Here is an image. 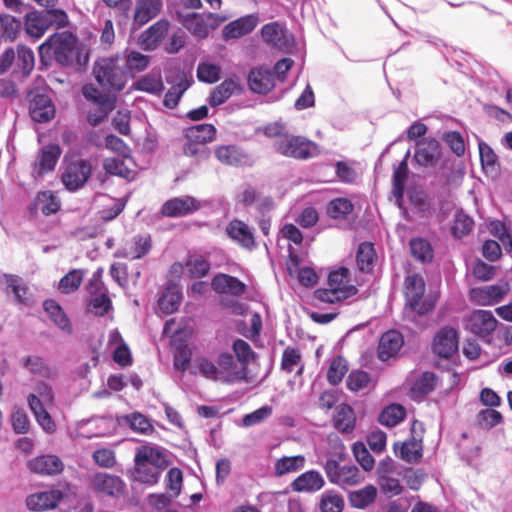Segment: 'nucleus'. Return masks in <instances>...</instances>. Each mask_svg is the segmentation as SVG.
Returning <instances> with one entry per match:
<instances>
[{"label":"nucleus","mask_w":512,"mask_h":512,"mask_svg":"<svg viewBox=\"0 0 512 512\" xmlns=\"http://www.w3.org/2000/svg\"><path fill=\"white\" fill-rule=\"evenodd\" d=\"M261 36L265 43L279 50H288L292 46V35L278 22L265 24Z\"/></svg>","instance_id":"obj_14"},{"label":"nucleus","mask_w":512,"mask_h":512,"mask_svg":"<svg viewBox=\"0 0 512 512\" xmlns=\"http://www.w3.org/2000/svg\"><path fill=\"white\" fill-rule=\"evenodd\" d=\"M497 320L491 311L475 310L465 321V328L484 341L489 342L491 333L497 327Z\"/></svg>","instance_id":"obj_9"},{"label":"nucleus","mask_w":512,"mask_h":512,"mask_svg":"<svg viewBox=\"0 0 512 512\" xmlns=\"http://www.w3.org/2000/svg\"><path fill=\"white\" fill-rule=\"evenodd\" d=\"M440 143L434 138H425L416 142L414 160L423 167H433L440 158Z\"/></svg>","instance_id":"obj_15"},{"label":"nucleus","mask_w":512,"mask_h":512,"mask_svg":"<svg viewBox=\"0 0 512 512\" xmlns=\"http://www.w3.org/2000/svg\"><path fill=\"white\" fill-rule=\"evenodd\" d=\"M55 108L45 95H36L31 103L30 116L38 123H45L54 117Z\"/></svg>","instance_id":"obj_28"},{"label":"nucleus","mask_w":512,"mask_h":512,"mask_svg":"<svg viewBox=\"0 0 512 512\" xmlns=\"http://www.w3.org/2000/svg\"><path fill=\"white\" fill-rule=\"evenodd\" d=\"M344 500L342 496L334 493H325L320 502L322 512H342Z\"/></svg>","instance_id":"obj_64"},{"label":"nucleus","mask_w":512,"mask_h":512,"mask_svg":"<svg viewBox=\"0 0 512 512\" xmlns=\"http://www.w3.org/2000/svg\"><path fill=\"white\" fill-rule=\"evenodd\" d=\"M353 204L347 198L332 199L326 208L327 215L333 219H346L347 216L353 211Z\"/></svg>","instance_id":"obj_47"},{"label":"nucleus","mask_w":512,"mask_h":512,"mask_svg":"<svg viewBox=\"0 0 512 512\" xmlns=\"http://www.w3.org/2000/svg\"><path fill=\"white\" fill-rule=\"evenodd\" d=\"M61 155V149L57 144H48L43 146L36 157L34 163V173L42 176L50 171H53L58 159Z\"/></svg>","instance_id":"obj_18"},{"label":"nucleus","mask_w":512,"mask_h":512,"mask_svg":"<svg viewBox=\"0 0 512 512\" xmlns=\"http://www.w3.org/2000/svg\"><path fill=\"white\" fill-rule=\"evenodd\" d=\"M238 89L237 81L226 79L212 90L208 102L212 107H217L228 100Z\"/></svg>","instance_id":"obj_38"},{"label":"nucleus","mask_w":512,"mask_h":512,"mask_svg":"<svg viewBox=\"0 0 512 512\" xmlns=\"http://www.w3.org/2000/svg\"><path fill=\"white\" fill-rule=\"evenodd\" d=\"M161 471L162 469L156 466L135 463L134 478L139 482L152 485L158 482Z\"/></svg>","instance_id":"obj_50"},{"label":"nucleus","mask_w":512,"mask_h":512,"mask_svg":"<svg viewBox=\"0 0 512 512\" xmlns=\"http://www.w3.org/2000/svg\"><path fill=\"white\" fill-rule=\"evenodd\" d=\"M403 343V336L398 331L390 330L384 333L381 336L378 347L379 359L382 361H387L398 353V351L403 346Z\"/></svg>","instance_id":"obj_25"},{"label":"nucleus","mask_w":512,"mask_h":512,"mask_svg":"<svg viewBox=\"0 0 512 512\" xmlns=\"http://www.w3.org/2000/svg\"><path fill=\"white\" fill-rule=\"evenodd\" d=\"M196 364H197L199 373L203 377H205L209 380H213V381H220L223 383H233V378H231V376H228V375L226 376L224 374V372L223 371L221 372L218 369V367L209 359L199 358L196 361Z\"/></svg>","instance_id":"obj_44"},{"label":"nucleus","mask_w":512,"mask_h":512,"mask_svg":"<svg viewBox=\"0 0 512 512\" xmlns=\"http://www.w3.org/2000/svg\"><path fill=\"white\" fill-rule=\"evenodd\" d=\"M218 369L227 376L233 378V382L238 381L242 378V372L237 369L234 358L229 353H222L218 357Z\"/></svg>","instance_id":"obj_59"},{"label":"nucleus","mask_w":512,"mask_h":512,"mask_svg":"<svg viewBox=\"0 0 512 512\" xmlns=\"http://www.w3.org/2000/svg\"><path fill=\"white\" fill-rule=\"evenodd\" d=\"M62 498L63 494L60 490L50 489L29 495L26 499V505L32 511L51 510L58 505Z\"/></svg>","instance_id":"obj_17"},{"label":"nucleus","mask_w":512,"mask_h":512,"mask_svg":"<svg viewBox=\"0 0 512 512\" xmlns=\"http://www.w3.org/2000/svg\"><path fill=\"white\" fill-rule=\"evenodd\" d=\"M349 270L345 267H340L329 273L328 288L318 289L315 292L316 298L322 302L334 303L345 300L352 295H355L357 289L353 285H349Z\"/></svg>","instance_id":"obj_5"},{"label":"nucleus","mask_w":512,"mask_h":512,"mask_svg":"<svg viewBox=\"0 0 512 512\" xmlns=\"http://www.w3.org/2000/svg\"><path fill=\"white\" fill-rule=\"evenodd\" d=\"M334 427L342 433H351L355 428L356 417L354 410L347 404L336 408L333 417Z\"/></svg>","instance_id":"obj_36"},{"label":"nucleus","mask_w":512,"mask_h":512,"mask_svg":"<svg viewBox=\"0 0 512 512\" xmlns=\"http://www.w3.org/2000/svg\"><path fill=\"white\" fill-rule=\"evenodd\" d=\"M226 20L216 13H188L181 17V24L194 36L204 39Z\"/></svg>","instance_id":"obj_7"},{"label":"nucleus","mask_w":512,"mask_h":512,"mask_svg":"<svg viewBox=\"0 0 512 512\" xmlns=\"http://www.w3.org/2000/svg\"><path fill=\"white\" fill-rule=\"evenodd\" d=\"M28 405L36 421L42 429L49 434L56 431V424L47 411V407L54 402V393L52 387L45 383L39 382L35 386V393H31L27 397Z\"/></svg>","instance_id":"obj_4"},{"label":"nucleus","mask_w":512,"mask_h":512,"mask_svg":"<svg viewBox=\"0 0 512 512\" xmlns=\"http://www.w3.org/2000/svg\"><path fill=\"white\" fill-rule=\"evenodd\" d=\"M28 469L39 475H56L63 471L64 464L56 455H41L28 461Z\"/></svg>","instance_id":"obj_20"},{"label":"nucleus","mask_w":512,"mask_h":512,"mask_svg":"<svg viewBox=\"0 0 512 512\" xmlns=\"http://www.w3.org/2000/svg\"><path fill=\"white\" fill-rule=\"evenodd\" d=\"M131 89L158 97L164 91V83L160 73H148L133 82Z\"/></svg>","instance_id":"obj_31"},{"label":"nucleus","mask_w":512,"mask_h":512,"mask_svg":"<svg viewBox=\"0 0 512 512\" xmlns=\"http://www.w3.org/2000/svg\"><path fill=\"white\" fill-rule=\"evenodd\" d=\"M509 286L507 283L486 285L471 289V300L481 306H490L499 303L507 295Z\"/></svg>","instance_id":"obj_12"},{"label":"nucleus","mask_w":512,"mask_h":512,"mask_svg":"<svg viewBox=\"0 0 512 512\" xmlns=\"http://www.w3.org/2000/svg\"><path fill=\"white\" fill-rule=\"evenodd\" d=\"M39 55L42 61L53 58L62 66L80 64L78 40L67 31L50 36L39 46Z\"/></svg>","instance_id":"obj_1"},{"label":"nucleus","mask_w":512,"mask_h":512,"mask_svg":"<svg viewBox=\"0 0 512 512\" xmlns=\"http://www.w3.org/2000/svg\"><path fill=\"white\" fill-rule=\"evenodd\" d=\"M48 28L44 11H34L26 14L25 31L29 36L38 39L44 35Z\"/></svg>","instance_id":"obj_37"},{"label":"nucleus","mask_w":512,"mask_h":512,"mask_svg":"<svg viewBox=\"0 0 512 512\" xmlns=\"http://www.w3.org/2000/svg\"><path fill=\"white\" fill-rule=\"evenodd\" d=\"M215 156L222 164L230 166H241L248 162V156L236 145L217 147Z\"/></svg>","instance_id":"obj_29"},{"label":"nucleus","mask_w":512,"mask_h":512,"mask_svg":"<svg viewBox=\"0 0 512 512\" xmlns=\"http://www.w3.org/2000/svg\"><path fill=\"white\" fill-rule=\"evenodd\" d=\"M459 337L456 329L444 327L434 337L433 352L442 358H450L458 351Z\"/></svg>","instance_id":"obj_13"},{"label":"nucleus","mask_w":512,"mask_h":512,"mask_svg":"<svg viewBox=\"0 0 512 512\" xmlns=\"http://www.w3.org/2000/svg\"><path fill=\"white\" fill-rule=\"evenodd\" d=\"M103 167L105 171L111 175L126 179L130 178L132 175V171L126 166L124 160L117 157L105 159Z\"/></svg>","instance_id":"obj_62"},{"label":"nucleus","mask_w":512,"mask_h":512,"mask_svg":"<svg viewBox=\"0 0 512 512\" xmlns=\"http://www.w3.org/2000/svg\"><path fill=\"white\" fill-rule=\"evenodd\" d=\"M305 462L306 459L302 455L284 456L275 462L274 473L278 477L296 473L304 468Z\"/></svg>","instance_id":"obj_39"},{"label":"nucleus","mask_w":512,"mask_h":512,"mask_svg":"<svg viewBox=\"0 0 512 512\" xmlns=\"http://www.w3.org/2000/svg\"><path fill=\"white\" fill-rule=\"evenodd\" d=\"M92 173V165L89 160L76 158L66 163L61 180L65 188L71 192L82 188Z\"/></svg>","instance_id":"obj_8"},{"label":"nucleus","mask_w":512,"mask_h":512,"mask_svg":"<svg viewBox=\"0 0 512 512\" xmlns=\"http://www.w3.org/2000/svg\"><path fill=\"white\" fill-rule=\"evenodd\" d=\"M37 201L44 215L56 213L60 209L58 198L50 191L40 192L37 196Z\"/></svg>","instance_id":"obj_63"},{"label":"nucleus","mask_w":512,"mask_h":512,"mask_svg":"<svg viewBox=\"0 0 512 512\" xmlns=\"http://www.w3.org/2000/svg\"><path fill=\"white\" fill-rule=\"evenodd\" d=\"M89 292L91 294L89 309L95 315L103 316L111 308V300L107 295V291L101 281L93 277L89 283Z\"/></svg>","instance_id":"obj_16"},{"label":"nucleus","mask_w":512,"mask_h":512,"mask_svg":"<svg viewBox=\"0 0 512 512\" xmlns=\"http://www.w3.org/2000/svg\"><path fill=\"white\" fill-rule=\"evenodd\" d=\"M324 484V478L318 471L309 470L294 479L290 487L295 492L314 493L322 489Z\"/></svg>","instance_id":"obj_23"},{"label":"nucleus","mask_w":512,"mask_h":512,"mask_svg":"<svg viewBox=\"0 0 512 512\" xmlns=\"http://www.w3.org/2000/svg\"><path fill=\"white\" fill-rule=\"evenodd\" d=\"M377 495L376 488L369 485L349 494V501L352 507L364 509L374 502Z\"/></svg>","instance_id":"obj_46"},{"label":"nucleus","mask_w":512,"mask_h":512,"mask_svg":"<svg viewBox=\"0 0 512 512\" xmlns=\"http://www.w3.org/2000/svg\"><path fill=\"white\" fill-rule=\"evenodd\" d=\"M437 376L433 372H424L414 383L412 391L422 396L432 392L437 385Z\"/></svg>","instance_id":"obj_61"},{"label":"nucleus","mask_w":512,"mask_h":512,"mask_svg":"<svg viewBox=\"0 0 512 512\" xmlns=\"http://www.w3.org/2000/svg\"><path fill=\"white\" fill-rule=\"evenodd\" d=\"M425 282L419 274L408 275L405 279L404 316L416 322L417 316H423L432 310L434 304L431 300L424 299Z\"/></svg>","instance_id":"obj_3"},{"label":"nucleus","mask_w":512,"mask_h":512,"mask_svg":"<svg viewBox=\"0 0 512 512\" xmlns=\"http://www.w3.org/2000/svg\"><path fill=\"white\" fill-rule=\"evenodd\" d=\"M182 293L178 285L169 284L158 300V307L164 314H172L179 308Z\"/></svg>","instance_id":"obj_32"},{"label":"nucleus","mask_w":512,"mask_h":512,"mask_svg":"<svg viewBox=\"0 0 512 512\" xmlns=\"http://www.w3.org/2000/svg\"><path fill=\"white\" fill-rule=\"evenodd\" d=\"M121 62L128 72V77L132 72H141L145 70L149 64V56L144 55L138 51L126 50L124 55H121Z\"/></svg>","instance_id":"obj_43"},{"label":"nucleus","mask_w":512,"mask_h":512,"mask_svg":"<svg viewBox=\"0 0 512 512\" xmlns=\"http://www.w3.org/2000/svg\"><path fill=\"white\" fill-rule=\"evenodd\" d=\"M184 136L186 140L207 144L216 137V128L212 124H198L188 127Z\"/></svg>","instance_id":"obj_40"},{"label":"nucleus","mask_w":512,"mask_h":512,"mask_svg":"<svg viewBox=\"0 0 512 512\" xmlns=\"http://www.w3.org/2000/svg\"><path fill=\"white\" fill-rule=\"evenodd\" d=\"M396 455L408 463H417L422 458V441L414 437L394 445Z\"/></svg>","instance_id":"obj_30"},{"label":"nucleus","mask_w":512,"mask_h":512,"mask_svg":"<svg viewBox=\"0 0 512 512\" xmlns=\"http://www.w3.org/2000/svg\"><path fill=\"white\" fill-rule=\"evenodd\" d=\"M206 205H208L206 200H198L192 196L186 195L167 200L163 204L161 212L167 217H184L200 210Z\"/></svg>","instance_id":"obj_10"},{"label":"nucleus","mask_w":512,"mask_h":512,"mask_svg":"<svg viewBox=\"0 0 512 512\" xmlns=\"http://www.w3.org/2000/svg\"><path fill=\"white\" fill-rule=\"evenodd\" d=\"M259 22L256 14H249L231 21L222 29L225 40L237 39L252 32Z\"/></svg>","instance_id":"obj_19"},{"label":"nucleus","mask_w":512,"mask_h":512,"mask_svg":"<svg viewBox=\"0 0 512 512\" xmlns=\"http://www.w3.org/2000/svg\"><path fill=\"white\" fill-rule=\"evenodd\" d=\"M22 23L16 17L3 14L0 15V40L13 41L21 31Z\"/></svg>","instance_id":"obj_45"},{"label":"nucleus","mask_w":512,"mask_h":512,"mask_svg":"<svg viewBox=\"0 0 512 512\" xmlns=\"http://www.w3.org/2000/svg\"><path fill=\"white\" fill-rule=\"evenodd\" d=\"M183 153L194 158L196 162L206 161L210 157V150L205 144L190 140H187L184 144Z\"/></svg>","instance_id":"obj_58"},{"label":"nucleus","mask_w":512,"mask_h":512,"mask_svg":"<svg viewBox=\"0 0 512 512\" xmlns=\"http://www.w3.org/2000/svg\"><path fill=\"white\" fill-rule=\"evenodd\" d=\"M43 308L53 323L67 334H72L73 329L69 318L62 307L52 299L45 300Z\"/></svg>","instance_id":"obj_34"},{"label":"nucleus","mask_w":512,"mask_h":512,"mask_svg":"<svg viewBox=\"0 0 512 512\" xmlns=\"http://www.w3.org/2000/svg\"><path fill=\"white\" fill-rule=\"evenodd\" d=\"M473 225V219L462 210H459L454 216V223L451 228L452 234L456 238H461L471 232Z\"/></svg>","instance_id":"obj_54"},{"label":"nucleus","mask_w":512,"mask_h":512,"mask_svg":"<svg viewBox=\"0 0 512 512\" xmlns=\"http://www.w3.org/2000/svg\"><path fill=\"white\" fill-rule=\"evenodd\" d=\"M122 422L128 425L133 431L148 434L153 431L150 421L140 413H131L122 417Z\"/></svg>","instance_id":"obj_56"},{"label":"nucleus","mask_w":512,"mask_h":512,"mask_svg":"<svg viewBox=\"0 0 512 512\" xmlns=\"http://www.w3.org/2000/svg\"><path fill=\"white\" fill-rule=\"evenodd\" d=\"M410 250L413 257L421 262H429L433 258L431 244L423 238H415L410 241Z\"/></svg>","instance_id":"obj_53"},{"label":"nucleus","mask_w":512,"mask_h":512,"mask_svg":"<svg viewBox=\"0 0 512 512\" xmlns=\"http://www.w3.org/2000/svg\"><path fill=\"white\" fill-rule=\"evenodd\" d=\"M360 481V473L356 466L354 465H343L336 479H334V484L339 486H353L358 484Z\"/></svg>","instance_id":"obj_57"},{"label":"nucleus","mask_w":512,"mask_h":512,"mask_svg":"<svg viewBox=\"0 0 512 512\" xmlns=\"http://www.w3.org/2000/svg\"><path fill=\"white\" fill-rule=\"evenodd\" d=\"M169 23L166 20H159L150 26L142 35L143 44L154 49L168 32Z\"/></svg>","instance_id":"obj_42"},{"label":"nucleus","mask_w":512,"mask_h":512,"mask_svg":"<svg viewBox=\"0 0 512 512\" xmlns=\"http://www.w3.org/2000/svg\"><path fill=\"white\" fill-rule=\"evenodd\" d=\"M273 146L280 154L293 158L307 159L318 154L317 144L301 136H279Z\"/></svg>","instance_id":"obj_6"},{"label":"nucleus","mask_w":512,"mask_h":512,"mask_svg":"<svg viewBox=\"0 0 512 512\" xmlns=\"http://www.w3.org/2000/svg\"><path fill=\"white\" fill-rule=\"evenodd\" d=\"M274 80V73L263 67L251 69L248 75L249 88L259 94L270 91L274 87Z\"/></svg>","instance_id":"obj_24"},{"label":"nucleus","mask_w":512,"mask_h":512,"mask_svg":"<svg viewBox=\"0 0 512 512\" xmlns=\"http://www.w3.org/2000/svg\"><path fill=\"white\" fill-rule=\"evenodd\" d=\"M34 63L33 51L26 46H18L13 72L20 73L22 76H28L34 68Z\"/></svg>","instance_id":"obj_41"},{"label":"nucleus","mask_w":512,"mask_h":512,"mask_svg":"<svg viewBox=\"0 0 512 512\" xmlns=\"http://www.w3.org/2000/svg\"><path fill=\"white\" fill-rule=\"evenodd\" d=\"M406 415L405 408L400 404H391L387 406L379 415V422L387 427H394L404 420Z\"/></svg>","instance_id":"obj_48"},{"label":"nucleus","mask_w":512,"mask_h":512,"mask_svg":"<svg viewBox=\"0 0 512 512\" xmlns=\"http://www.w3.org/2000/svg\"><path fill=\"white\" fill-rule=\"evenodd\" d=\"M375 251L370 243H361L357 251V265L362 272H369L373 268Z\"/></svg>","instance_id":"obj_55"},{"label":"nucleus","mask_w":512,"mask_h":512,"mask_svg":"<svg viewBox=\"0 0 512 512\" xmlns=\"http://www.w3.org/2000/svg\"><path fill=\"white\" fill-rule=\"evenodd\" d=\"M83 277V270L73 269L61 278L59 281L58 289L64 294H70L79 288L83 281Z\"/></svg>","instance_id":"obj_51"},{"label":"nucleus","mask_w":512,"mask_h":512,"mask_svg":"<svg viewBox=\"0 0 512 512\" xmlns=\"http://www.w3.org/2000/svg\"><path fill=\"white\" fill-rule=\"evenodd\" d=\"M226 233L231 240L246 249L255 247V239L252 229L243 221L234 219L226 226Z\"/></svg>","instance_id":"obj_21"},{"label":"nucleus","mask_w":512,"mask_h":512,"mask_svg":"<svg viewBox=\"0 0 512 512\" xmlns=\"http://www.w3.org/2000/svg\"><path fill=\"white\" fill-rule=\"evenodd\" d=\"M121 55L106 57L98 60L94 65L96 81L109 91H121L127 81L128 72L121 62Z\"/></svg>","instance_id":"obj_2"},{"label":"nucleus","mask_w":512,"mask_h":512,"mask_svg":"<svg viewBox=\"0 0 512 512\" xmlns=\"http://www.w3.org/2000/svg\"><path fill=\"white\" fill-rule=\"evenodd\" d=\"M90 487L96 493L109 497H118L123 494L125 484L122 479L116 475L99 472L91 477Z\"/></svg>","instance_id":"obj_11"},{"label":"nucleus","mask_w":512,"mask_h":512,"mask_svg":"<svg viewBox=\"0 0 512 512\" xmlns=\"http://www.w3.org/2000/svg\"><path fill=\"white\" fill-rule=\"evenodd\" d=\"M134 461L135 463L156 466L160 469H163L167 463L164 453L159 448L153 446H141L137 448Z\"/></svg>","instance_id":"obj_33"},{"label":"nucleus","mask_w":512,"mask_h":512,"mask_svg":"<svg viewBox=\"0 0 512 512\" xmlns=\"http://www.w3.org/2000/svg\"><path fill=\"white\" fill-rule=\"evenodd\" d=\"M23 366L31 373L44 378H53L55 373L45 363L44 359L39 356H28L23 359Z\"/></svg>","instance_id":"obj_52"},{"label":"nucleus","mask_w":512,"mask_h":512,"mask_svg":"<svg viewBox=\"0 0 512 512\" xmlns=\"http://www.w3.org/2000/svg\"><path fill=\"white\" fill-rule=\"evenodd\" d=\"M150 236H135L132 245L129 248H124L116 253L117 257L128 258L131 260L140 259L151 250Z\"/></svg>","instance_id":"obj_35"},{"label":"nucleus","mask_w":512,"mask_h":512,"mask_svg":"<svg viewBox=\"0 0 512 512\" xmlns=\"http://www.w3.org/2000/svg\"><path fill=\"white\" fill-rule=\"evenodd\" d=\"M162 8V0H137L134 24L141 27L155 18Z\"/></svg>","instance_id":"obj_27"},{"label":"nucleus","mask_w":512,"mask_h":512,"mask_svg":"<svg viewBox=\"0 0 512 512\" xmlns=\"http://www.w3.org/2000/svg\"><path fill=\"white\" fill-rule=\"evenodd\" d=\"M188 87L189 84L186 80H181L176 85H173L164 96V106L170 109L175 108Z\"/></svg>","instance_id":"obj_60"},{"label":"nucleus","mask_w":512,"mask_h":512,"mask_svg":"<svg viewBox=\"0 0 512 512\" xmlns=\"http://www.w3.org/2000/svg\"><path fill=\"white\" fill-rule=\"evenodd\" d=\"M185 265L190 276L193 278L205 277L210 270L209 261L199 254H190Z\"/></svg>","instance_id":"obj_49"},{"label":"nucleus","mask_w":512,"mask_h":512,"mask_svg":"<svg viewBox=\"0 0 512 512\" xmlns=\"http://www.w3.org/2000/svg\"><path fill=\"white\" fill-rule=\"evenodd\" d=\"M211 285L213 290L219 294L241 296L246 290V285L242 281L227 274L214 276Z\"/></svg>","instance_id":"obj_26"},{"label":"nucleus","mask_w":512,"mask_h":512,"mask_svg":"<svg viewBox=\"0 0 512 512\" xmlns=\"http://www.w3.org/2000/svg\"><path fill=\"white\" fill-rule=\"evenodd\" d=\"M83 95L86 99L92 100L98 105L99 115L94 118L92 113H89V121L93 125H97L100 121L107 117L108 113L113 110L114 102L108 96L102 95L92 86L83 87Z\"/></svg>","instance_id":"obj_22"}]
</instances>
